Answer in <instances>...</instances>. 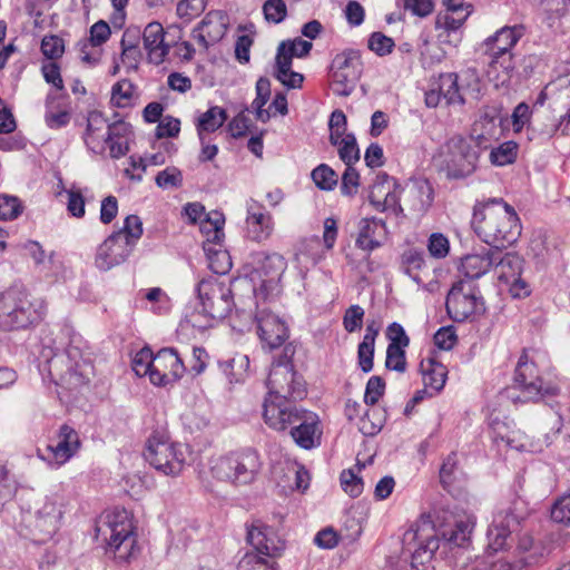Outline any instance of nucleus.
<instances>
[{"label":"nucleus","instance_id":"nucleus-1","mask_svg":"<svg viewBox=\"0 0 570 570\" xmlns=\"http://www.w3.org/2000/svg\"><path fill=\"white\" fill-rule=\"evenodd\" d=\"M475 525L471 513H452L439 529L426 519L414 523L403 535V550L412 559V567L429 562L441 541L444 548H465L470 542Z\"/></svg>","mask_w":570,"mask_h":570},{"label":"nucleus","instance_id":"nucleus-2","mask_svg":"<svg viewBox=\"0 0 570 570\" xmlns=\"http://www.w3.org/2000/svg\"><path fill=\"white\" fill-rule=\"evenodd\" d=\"M68 343L62 351L43 342L39 355V370L47 373L57 385L69 390L78 389L89 382L92 365L83 355L85 342L80 334L66 328Z\"/></svg>","mask_w":570,"mask_h":570},{"label":"nucleus","instance_id":"nucleus-3","mask_svg":"<svg viewBox=\"0 0 570 570\" xmlns=\"http://www.w3.org/2000/svg\"><path fill=\"white\" fill-rule=\"evenodd\" d=\"M471 225L484 243L498 250L512 245L521 235V225L514 208L502 198L478 203Z\"/></svg>","mask_w":570,"mask_h":570},{"label":"nucleus","instance_id":"nucleus-4","mask_svg":"<svg viewBox=\"0 0 570 570\" xmlns=\"http://www.w3.org/2000/svg\"><path fill=\"white\" fill-rule=\"evenodd\" d=\"M263 417L273 430L289 429L292 439L302 449L311 450L320 445L322 430L318 416L314 412L267 400L263 404Z\"/></svg>","mask_w":570,"mask_h":570},{"label":"nucleus","instance_id":"nucleus-5","mask_svg":"<svg viewBox=\"0 0 570 570\" xmlns=\"http://www.w3.org/2000/svg\"><path fill=\"white\" fill-rule=\"evenodd\" d=\"M490 146L484 134L453 135L439 147L434 159L448 178L461 179L475 171L481 153Z\"/></svg>","mask_w":570,"mask_h":570},{"label":"nucleus","instance_id":"nucleus-6","mask_svg":"<svg viewBox=\"0 0 570 570\" xmlns=\"http://www.w3.org/2000/svg\"><path fill=\"white\" fill-rule=\"evenodd\" d=\"M96 538L106 543V553L129 562L139 553L130 514L125 509L105 512L96 522Z\"/></svg>","mask_w":570,"mask_h":570},{"label":"nucleus","instance_id":"nucleus-7","mask_svg":"<svg viewBox=\"0 0 570 570\" xmlns=\"http://www.w3.org/2000/svg\"><path fill=\"white\" fill-rule=\"evenodd\" d=\"M46 314L43 301L32 298L22 288L11 287L0 293V328L24 330L39 323Z\"/></svg>","mask_w":570,"mask_h":570},{"label":"nucleus","instance_id":"nucleus-8","mask_svg":"<svg viewBox=\"0 0 570 570\" xmlns=\"http://www.w3.org/2000/svg\"><path fill=\"white\" fill-rule=\"evenodd\" d=\"M200 311L188 316L193 327L205 330L213 325L215 320L225 318L233 306L230 288L216 278L203 279L197 286Z\"/></svg>","mask_w":570,"mask_h":570},{"label":"nucleus","instance_id":"nucleus-9","mask_svg":"<svg viewBox=\"0 0 570 570\" xmlns=\"http://www.w3.org/2000/svg\"><path fill=\"white\" fill-rule=\"evenodd\" d=\"M261 469V456L254 449L230 452L210 462L213 478L235 485L250 484L256 480Z\"/></svg>","mask_w":570,"mask_h":570},{"label":"nucleus","instance_id":"nucleus-10","mask_svg":"<svg viewBox=\"0 0 570 570\" xmlns=\"http://www.w3.org/2000/svg\"><path fill=\"white\" fill-rule=\"evenodd\" d=\"M507 393L512 402L527 403L537 402L546 395H556L558 387L543 382L535 362L523 352L515 366L513 386Z\"/></svg>","mask_w":570,"mask_h":570},{"label":"nucleus","instance_id":"nucleus-11","mask_svg":"<svg viewBox=\"0 0 570 570\" xmlns=\"http://www.w3.org/2000/svg\"><path fill=\"white\" fill-rule=\"evenodd\" d=\"M144 456L155 470L170 476L178 475L185 464L181 445L173 442L164 430H156L149 435Z\"/></svg>","mask_w":570,"mask_h":570},{"label":"nucleus","instance_id":"nucleus-12","mask_svg":"<svg viewBox=\"0 0 570 570\" xmlns=\"http://www.w3.org/2000/svg\"><path fill=\"white\" fill-rule=\"evenodd\" d=\"M268 397L267 400L291 404L289 401L302 400L306 395L305 382L293 368V365L286 362L273 364L267 379Z\"/></svg>","mask_w":570,"mask_h":570},{"label":"nucleus","instance_id":"nucleus-13","mask_svg":"<svg viewBox=\"0 0 570 570\" xmlns=\"http://www.w3.org/2000/svg\"><path fill=\"white\" fill-rule=\"evenodd\" d=\"M62 518L61 503L57 497H46L33 513L28 512L22 521L30 530L32 540L46 543L58 531Z\"/></svg>","mask_w":570,"mask_h":570},{"label":"nucleus","instance_id":"nucleus-14","mask_svg":"<svg viewBox=\"0 0 570 570\" xmlns=\"http://www.w3.org/2000/svg\"><path fill=\"white\" fill-rule=\"evenodd\" d=\"M446 312L454 322L472 320L484 312V302L471 281L455 283L446 296Z\"/></svg>","mask_w":570,"mask_h":570},{"label":"nucleus","instance_id":"nucleus-15","mask_svg":"<svg viewBox=\"0 0 570 570\" xmlns=\"http://www.w3.org/2000/svg\"><path fill=\"white\" fill-rule=\"evenodd\" d=\"M286 269V261L277 253L257 255V266L254 277L261 281L254 289L256 299L274 298L279 293V279Z\"/></svg>","mask_w":570,"mask_h":570},{"label":"nucleus","instance_id":"nucleus-16","mask_svg":"<svg viewBox=\"0 0 570 570\" xmlns=\"http://www.w3.org/2000/svg\"><path fill=\"white\" fill-rule=\"evenodd\" d=\"M273 299H256L255 312L257 334L263 345L269 350L279 347L288 337L285 323L272 309Z\"/></svg>","mask_w":570,"mask_h":570},{"label":"nucleus","instance_id":"nucleus-17","mask_svg":"<svg viewBox=\"0 0 570 570\" xmlns=\"http://www.w3.org/2000/svg\"><path fill=\"white\" fill-rule=\"evenodd\" d=\"M187 372L186 363L174 347H164L155 354L150 383L167 386L178 382Z\"/></svg>","mask_w":570,"mask_h":570},{"label":"nucleus","instance_id":"nucleus-18","mask_svg":"<svg viewBox=\"0 0 570 570\" xmlns=\"http://www.w3.org/2000/svg\"><path fill=\"white\" fill-rule=\"evenodd\" d=\"M79 448L78 432L63 424L60 426L57 436L47 445L46 453L40 454V456L51 465L61 466L78 452Z\"/></svg>","mask_w":570,"mask_h":570},{"label":"nucleus","instance_id":"nucleus-19","mask_svg":"<svg viewBox=\"0 0 570 570\" xmlns=\"http://www.w3.org/2000/svg\"><path fill=\"white\" fill-rule=\"evenodd\" d=\"M368 199L376 210H392L395 215L403 212L400 203V185L386 174L377 176Z\"/></svg>","mask_w":570,"mask_h":570},{"label":"nucleus","instance_id":"nucleus-20","mask_svg":"<svg viewBox=\"0 0 570 570\" xmlns=\"http://www.w3.org/2000/svg\"><path fill=\"white\" fill-rule=\"evenodd\" d=\"M132 249L120 233H112L98 247L95 259L96 266L100 271H109L124 263L130 256Z\"/></svg>","mask_w":570,"mask_h":570},{"label":"nucleus","instance_id":"nucleus-21","mask_svg":"<svg viewBox=\"0 0 570 570\" xmlns=\"http://www.w3.org/2000/svg\"><path fill=\"white\" fill-rule=\"evenodd\" d=\"M520 524L519 517L514 513V509L508 507L499 510L492 520L488 530L489 549L493 551L502 550L508 546V540L511 538Z\"/></svg>","mask_w":570,"mask_h":570},{"label":"nucleus","instance_id":"nucleus-22","mask_svg":"<svg viewBox=\"0 0 570 570\" xmlns=\"http://www.w3.org/2000/svg\"><path fill=\"white\" fill-rule=\"evenodd\" d=\"M246 234L254 242L261 243L271 237L274 230L273 216L264 205L250 199L246 204Z\"/></svg>","mask_w":570,"mask_h":570},{"label":"nucleus","instance_id":"nucleus-23","mask_svg":"<svg viewBox=\"0 0 570 570\" xmlns=\"http://www.w3.org/2000/svg\"><path fill=\"white\" fill-rule=\"evenodd\" d=\"M247 541L258 552L266 557H279L285 549L284 541L271 528L262 522H254L247 531Z\"/></svg>","mask_w":570,"mask_h":570},{"label":"nucleus","instance_id":"nucleus-24","mask_svg":"<svg viewBox=\"0 0 570 570\" xmlns=\"http://www.w3.org/2000/svg\"><path fill=\"white\" fill-rule=\"evenodd\" d=\"M445 11L438 13L435 19V28L443 29L449 37L454 33V41H459L460 37L456 31L463 26L471 13L470 4L461 3L460 0H442Z\"/></svg>","mask_w":570,"mask_h":570},{"label":"nucleus","instance_id":"nucleus-25","mask_svg":"<svg viewBox=\"0 0 570 570\" xmlns=\"http://www.w3.org/2000/svg\"><path fill=\"white\" fill-rule=\"evenodd\" d=\"M226 32V23L220 11H209L193 30V37L207 49L218 42Z\"/></svg>","mask_w":570,"mask_h":570},{"label":"nucleus","instance_id":"nucleus-26","mask_svg":"<svg viewBox=\"0 0 570 570\" xmlns=\"http://www.w3.org/2000/svg\"><path fill=\"white\" fill-rule=\"evenodd\" d=\"M500 256V250L483 247L481 250L462 257L461 271L469 279H476L493 268Z\"/></svg>","mask_w":570,"mask_h":570},{"label":"nucleus","instance_id":"nucleus-27","mask_svg":"<svg viewBox=\"0 0 570 570\" xmlns=\"http://www.w3.org/2000/svg\"><path fill=\"white\" fill-rule=\"evenodd\" d=\"M386 224L377 218H362L358 224V235L355 244L358 248L372 252L382 246L386 239Z\"/></svg>","mask_w":570,"mask_h":570},{"label":"nucleus","instance_id":"nucleus-28","mask_svg":"<svg viewBox=\"0 0 570 570\" xmlns=\"http://www.w3.org/2000/svg\"><path fill=\"white\" fill-rule=\"evenodd\" d=\"M165 30L163 26L153 21L148 23L142 32L144 48L147 51L148 60L154 65L164 62L169 53L170 47L165 43Z\"/></svg>","mask_w":570,"mask_h":570},{"label":"nucleus","instance_id":"nucleus-29","mask_svg":"<svg viewBox=\"0 0 570 570\" xmlns=\"http://www.w3.org/2000/svg\"><path fill=\"white\" fill-rule=\"evenodd\" d=\"M402 191L404 204L417 216L426 213L433 203V188L426 180L414 181Z\"/></svg>","mask_w":570,"mask_h":570},{"label":"nucleus","instance_id":"nucleus-30","mask_svg":"<svg viewBox=\"0 0 570 570\" xmlns=\"http://www.w3.org/2000/svg\"><path fill=\"white\" fill-rule=\"evenodd\" d=\"M107 120L99 111H90L87 118V128L83 140L95 154H102L108 145Z\"/></svg>","mask_w":570,"mask_h":570},{"label":"nucleus","instance_id":"nucleus-31","mask_svg":"<svg viewBox=\"0 0 570 570\" xmlns=\"http://www.w3.org/2000/svg\"><path fill=\"white\" fill-rule=\"evenodd\" d=\"M515 69L513 53L490 55L487 78L495 88L509 85Z\"/></svg>","mask_w":570,"mask_h":570},{"label":"nucleus","instance_id":"nucleus-32","mask_svg":"<svg viewBox=\"0 0 570 570\" xmlns=\"http://www.w3.org/2000/svg\"><path fill=\"white\" fill-rule=\"evenodd\" d=\"M107 140L109 147V154L111 158H120L125 156L129 150V139L132 135L130 124L118 120L112 124L107 122Z\"/></svg>","mask_w":570,"mask_h":570},{"label":"nucleus","instance_id":"nucleus-33","mask_svg":"<svg viewBox=\"0 0 570 570\" xmlns=\"http://www.w3.org/2000/svg\"><path fill=\"white\" fill-rule=\"evenodd\" d=\"M522 32L518 27H504L489 38L488 46L490 55L512 53L511 49L518 43Z\"/></svg>","mask_w":570,"mask_h":570},{"label":"nucleus","instance_id":"nucleus-34","mask_svg":"<svg viewBox=\"0 0 570 570\" xmlns=\"http://www.w3.org/2000/svg\"><path fill=\"white\" fill-rule=\"evenodd\" d=\"M522 265L523 259L519 255L514 253H505L502 255L500 252V256L494 263L493 269L500 281L508 283L511 279L515 281V277L521 275Z\"/></svg>","mask_w":570,"mask_h":570},{"label":"nucleus","instance_id":"nucleus-35","mask_svg":"<svg viewBox=\"0 0 570 570\" xmlns=\"http://www.w3.org/2000/svg\"><path fill=\"white\" fill-rule=\"evenodd\" d=\"M421 370L425 386H430L436 392L443 389L448 374L443 364L434 361L433 358H428L426 361L421 362Z\"/></svg>","mask_w":570,"mask_h":570},{"label":"nucleus","instance_id":"nucleus-36","mask_svg":"<svg viewBox=\"0 0 570 570\" xmlns=\"http://www.w3.org/2000/svg\"><path fill=\"white\" fill-rule=\"evenodd\" d=\"M227 119L226 110L214 106L202 114L197 122V131L200 141L204 142V132H214L220 128Z\"/></svg>","mask_w":570,"mask_h":570},{"label":"nucleus","instance_id":"nucleus-37","mask_svg":"<svg viewBox=\"0 0 570 570\" xmlns=\"http://www.w3.org/2000/svg\"><path fill=\"white\" fill-rule=\"evenodd\" d=\"M360 77V70H347L345 72L338 70H331V87L335 95L347 97L350 96Z\"/></svg>","mask_w":570,"mask_h":570},{"label":"nucleus","instance_id":"nucleus-38","mask_svg":"<svg viewBox=\"0 0 570 570\" xmlns=\"http://www.w3.org/2000/svg\"><path fill=\"white\" fill-rule=\"evenodd\" d=\"M237 570H278L275 557H266L258 552H247L237 564Z\"/></svg>","mask_w":570,"mask_h":570},{"label":"nucleus","instance_id":"nucleus-39","mask_svg":"<svg viewBox=\"0 0 570 570\" xmlns=\"http://www.w3.org/2000/svg\"><path fill=\"white\" fill-rule=\"evenodd\" d=\"M225 223L224 215L219 212H212L200 223V230L206 235L207 240L212 243H220L224 237L223 226Z\"/></svg>","mask_w":570,"mask_h":570},{"label":"nucleus","instance_id":"nucleus-40","mask_svg":"<svg viewBox=\"0 0 570 570\" xmlns=\"http://www.w3.org/2000/svg\"><path fill=\"white\" fill-rule=\"evenodd\" d=\"M424 265V254L415 248L406 249L401 256V267L414 282L420 283L417 272Z\"/></svg>","mask_w":570,"mask_h":570},{"label":"nucleus","instance_id":"nucleus-41","mask_svg":"<svg viewBox=\"0 0 570 570\" xmlns=\"http://www.w3.org/2000/svg\"><path fill=\"white\" fill-rule=\"evenodd\" d=\"M439 90L448 105L463 104L458 86V76L455 73H445L440 76Z\"/></svg>","mask_w":570,"mask_h":570},{"label":"nucleus","instance_id":"nucleus-42","mask_svg":"<svg viewBox=\"0 0 570 570\" xmlns=\"http://www.w3.org/2000/svg\"><path fill=\"white\" fill-rule=\"evenodd\" d=\"M312 179L322 190H333L338 181L337 174L326 164H321L312 170Z\"/></svg>","mask_w":570,"mask_h":570},{"label":"nucleus","instance_id":"nucleus-43","mask_svg":"<svg viewBox=\"0 0 570 570\" xmlns=\"http://www.w3.org/2000/svg\"><path fill=\"white\" fill-rule=\"evenodd\" d=\"M517 154L518 145L514 141H505L491 150L490 160L493 165L505 166L515 160Z\"/></svg>","mask_w":570,"mask_h":570},{"label":"nucleus","instance_id":"nucleus-44","mask_svg":"<svg viewBox=\"0 0 570 570\" xmlns=\"http://www.w3.org/2000/svg\"><path fill=\"white\" fill-rule=\"evenodd\" d=\"M384 425V416L379 410L367 411L360 420L358 430L366 436L376 435Z\"/></svg>","mask_w":570,"mask_h":570},{"label":"nucleus","instance_id":"nucleus-45","mask_svg":"<svg viewBox=\"0 0 570 570\" xmlns=\"http://www.w3.org/2000/svg\"><path fill=\"white\" fill-rule=\"evenodd\" d=\"M134 92V85L129 80L122 79L112 86L111 101L119 108L128 107L131 105Z\"/></svg>","mask_w":570,"mask_h":570},{"label":"nucleus","instance_id":"nucleus-46","mask_svg":"<svg viewBox=\"0 0 570 570\" xmlns=\"http://www.w3.org/2000/svg\"><path fill=\"white\" fill-rule=\"evenodd\" d=\"M155 364V354L148 347L141 348L136 353L132 360V371L138 376H148L150 379V374L153 373V367Z\"/></svg>","mask_w":570,"mask_h":570},{"label":"nucleus","instance_id":"nucleus-47","mask_svg":"<svg viewBox=\"0 0 570 570\" xmlns=\"http://www.w3.org/2000/svg\"><path fill=\"white\" fill-rule=\"evenodd\" d=\"M117 233H120L125 240L134 248L142 235V222L137 215H129L126 217L122 228Z\"/></svg>","mask_w":570,"mask_h":570},{"label":"nucleus","instance_id":"nucleus-48","mask_svg":"<svg viewBox=\"0 0 570 570\" xmlns=\"http://www.w3.org/2000/svg\"><path fill=\"white\" fill-rule=\"evenodd\" d=\"M264 18L269 23H281L287 16L284 0H266L263 4Z\"/></svg>","mask_w":570,"mask_h":570},{"label":"nucleus","instance_id":"nucleus-49","mask_svg":"<svg viewBox=\"0 0 570 570\" xmlns=\"http://www.w3.org/2000/svg\"><path fill=\"white\" fill-rule=\"evenodd\" d=\"M336 146L338 147L340 158L346 166L352 165L360 159V149L353 134L345 135L344 140Z\"/></svg>","mask_w":570,"mask_h":570},{"label":"nucleus","instance_id":"nucleus-50","mask_svg":"<svg viewBox=\"0 0 570 570\" xmlns=\"http://www.w3.org/2000/svg\"><path fill=\"white\" fill-rule=\"evenodd\" d=\"M562 424L561 417L557 416L552 426V433H548L546 435L544 444L546 446L552 444L557 441V446L563 452H570V431L566 430L563 433L561 432Z\"/></svg>","mask_w":570,"mask_h":570},{"label":"nucleus","instance_id":"nucleus-51","mask_svg":"<svg viewBox=\"0 0 570 570\" xmlns=\"http://www.w3.org/2000/svg\"><path fill=\"white\" fill-rule=\"evenodd\" d=\"M155 183L163 189L180 187L183 174L177 167H167L157 174Z\"/></svg>","mask_w":570,"mask_h":570},{"label":"nucleus","instance_id":"nucleus-52","mask_svg":"<svg viewBox=\"0 0 570 570\" xmlns=\"http://www.w3.org/2000/svg\"><path fill=\"white\" fill-rule=\"evenodd\" d=\"M207 0H180L177 4V14L187 21L193 20L204 12Z\"/></svg>","mask_w":570,"mask_h":570},{"label":"nucleus","instance_id":"nucleus-53","mask_svg":"<svg viewBox=\"0 0 570 570\" xmlns=\"http://www.w3.org/2000/svg\"><path fill=\"white\" fill-rule=\"evenodd\" d=\"M405 347L387 345L385 366L400 373L406 370Z\"/></svg>","mask_w":570,"mask_h":570},{"label":"nucleus","instance_id":"nucleus-54","mask_svg":"<svg viewBox=\"0 0 570 570\" xmlns=\"http://www.w3.org/2000/svg\"><path fill=\"white\" fill-rule=\"evenodd\" d=\"M365 311L362 306L351 305L344 313L343 326L348 333H354L362 328Z\"/></svg>","mask_w":570,"mask_h":570},{"label":"nucleus","instance_id":"nucleus-55","mask_svg":"<svg viewBox=\"0 0 570 570\" xmlns=\"http://www.w3.org/2000/svg\"><path fill=\"white\" fill-rule=\"evenodd\" d=\"M340 481L342 489L352 498H356L363 492V481L352 469L343 470Z\"/></svg>","mask_w":570,"mask_h":570},{"label":"nucleus","instance_id":"nucleus-56","mask_svg":"<svg viewBox=\"0 0 570 570\" xmlns=\"http://www.w3.org/2000/svg\"><path fill=\"white\" fill-rule=\"evenodd\" d=\"M428 250L434 258H444L450 250V242L442 233H433L428 240Z\"/></svg>","mask_w":570,"mask_h":570},{"label":"nucleus","instance_id":"nucleus-57","mask_svg":"<svg viewBox=\"0 0 570 570\" xmlns=\"http://www.w3.org/2000/svg\"><path fill=\"white\" fill-rule=\"evenodd\" d=\"M22 212L20 200L14 196L0 195V219L11 220Z\"/></svg>","mask_w":570,"mask_h":570},{"label":"nucleus","instance_id":"nucleus-58","mask_svg":"<svg viewBox=\"0 0 570 570\" xmlns=\"http://www.w3.org/2000/svg\"><path fill=\"white\" fill-rule=\"evenodd\" d=\"M208 354L205 348L195 346L193 347L191 355L187 360V371L194 376L202 374L207 367Z\"/></svg>","mask_w":570,"mask_h":570},{"label":"nucleus","instance_id":"nucleus-59","mask_svg":"<svg viewBox=\"0 0 570 570\" xmlns=\"http://www.w3.org/2000/svg\"><path fill=\"white\" fill-rule=\"evenodd\" d=\"M368 48L379 56H385L392 52L394 41L382 32H373L368 39Z\"/></svg>","mask_w":570,"mask_h":570},{"label":"nucleus","instance_id":"nucleus-60","mask_svg":"<svg viewBox=\"0 0 570 570\" xmlns=\"http://www.w3.org/2000/svg\"><path fill=\"white\" fill-rule=\"evenodd\" d=\"M65 51L63 40L58 36H47L41 41V52L49 59H57Z\"/></svg>","mask_w":570,"mask_h":570},{"label":"nucleus","instance_id":"nucleus-61","mask_svg":"<svg viewBox=\"0 0 570 570\" xmlns=\"http://www.w3.org/2000/svg\"><path fill=\"white\" fill-rule=\"evenodd\" d=\"M140 37V30L139 28L135 27V28H128L125 32H124V36H122V39H121V49H122V52H121V56H122V60L125 61L126 58L129 57L130 53H138V39Z\"/></svg>","mask_w":570,"mask_h":570},{"label":"nucleus","instance_id":"nucleus-62","mask_svg":"<svg viewBox=\"0 0 570 570\" xmlns=\"http://www.w3.org/2000/svg\"><path fill=\"white\" fill-rule=\"evenodd\" d=\"M551 519L558 523L570 525V493L563 495L553 504Z\"/></svg>","mask_w":570,"mask_h":570},{"label":"nucleus","instance_id":"nucleus-63","mask_svg":"<svg viewBox=\"0 0 570 570\" xmlns=\"http://www.w3.org/2000/svg\"><path fill=\"white\" fill-rule=\"evenodd\" d=\"M358 57L354 52H342L335 56L332 61L331 70H360Z\"/></svg>","mask_w":570,"mask_h":570},{"label":"nucleus","instance_id":"nucleus-64","mask_svg":"<svg viewBox=\"0 0 570 570\" xmlns=\"http://www.w3.org/2000/svg\"><path fill=\"white\" fill-rule=\"evenodd\" d=\"M385 382L380 376H372L366 384L364 401L368 405H374L384 394Z\"/></svg>","mask_w":570,"mask_h":570}]
</instances>
